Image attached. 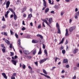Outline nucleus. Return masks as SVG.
Masks as SVG:
<instances>
[{"instance_id": "51", "label": "nucleus", "mask_w": 79, "mask_h": 79, "mask_svg": "<svg viewBox=\"0 0 79 79\" xmlns=\"http://www.w3.org/2000/svg\"><path fill=\"white\" fill-rule=\"evenodd\" d=\"M72 22V20H71V19H69V23H71V22Z\"/></svg>"}, {"instance_id": "31", "label": "nucleus", "mask_w": 79, "mask_h": 79, "mask_svg": "<svg viewBox=\"0 0 79 79\" xmlns=\"http://www.w3.org/2000/svg\"><path fill=\"white\" fill-rule=\"evenodd\" d=\"M44 76L46 77H47V78H48V79H50V77L49 76L46 75H44Z\"/></svg>"}, {"instance_id": "27", "label": "nucleus", "mask_w": 79, "mask_h": 79, "mask_svg": "<svg viewBox=\"0 0 79 79\" xmlns=\"http://www.w3.org/2000/svg\"><path fill=\"white\" fill-rule=\"evenodd\" d=\"M10 53H11V54L10 55V56H13L14 55V52H10Z\"/></svg>"}, {"instance_id": "58", "label": "nucleus", "mask_w": 79, "mask_h": 79, "mask_svg": "<svg viewBox=\"0 0 79 79\" xmlns=\"http://www.w3.org/2000/svg\"><path fill=\"white\" fill-rule=\"evenodd\" d=\"M66 50L67 51L68 50V45L66 46Z\"/></svg>"}, {"instance_id": "6", "label": "nucleus", "mask_w": 79, "mask_h": 79, "mask_svg": "<svg viewBox=\"0 0 79 79\" xmlns=\"http://www.w3.org/2000/svg\"><path fill=\"white\" fill-rule=\"evenodd\" d=\"M48 21L49 25L51 24V23H52V18H50L49 19Z\"/></svg>"}, {"instance_id": "20", "label": "nucleus", "mask_w": 79, "mask_h": 79, "mask_svg": "<svg viewBox=\"0 0 79 79\" xmlns=\"http://www.w3.org/2000/svg\"><path fill=\"white\" fill-rule=\"evenodd\" d=\"M57 33L58 34H61V31L60 30V28H57Z\"/></svg>"}, {"instance_id": "37", "label": "nucleus", "mask_w": 79, "mask_h": 79, "mask_svg": "<svg viewBox=\"0 0 79 79\" xmlns=\"http://www.w3.org/2000/svg\"><path fill=\"white\" fill-rule=\"evenodd\" d=\"M43 48L45 49V45L44 44H43Z\"/></svg>"}, {"instance_id": "7", "label": "nucleus", "mask_w": 79, "mask_h": 79, "mask_svg": "<svg viewBox=\"0 0 79 79\" xmlns=\"http://www.w3.org/2000/svg\"><path fill=\"white\" fill-rule=\"evenodd\" d=\"M23 52L26 55H29L30 53L28 51L25 50L23 51Z\"/></svg>"}, {"instance_id": "28", "label": "nucleus", "mask_w": 79, "mask_h": 79, "mask_svg": "<svg viewBox=\"0 0 79 79\" xmlns=\"http://www.w3.org/2000/svg\"><path fill=\"white\" fill-rule=\"evenodd\" d=\"M32 16V14H29L28 15V18H31Z\"/></svg>"}, {"instance_id": "10", "label": "nucleus", "mask_w": 79, "mask_h": 79, "mask_svg": "<svg viewBox=\"0 0 79 79\" xmlns=\"http://www.w3.org/2000/svg\"><path fill=\"white\" fill-rule=\"evenodd\" d=\"M65 36H68L69 34H68V30L67 29H66Z\"/></svg>"}, {"instance_id": "32", "label": "nucleus", "mask_w": 79, "mask_h": 79, "mask_svg": "<svg viewBox=\"0 0 79 79\" xmlns=\"http://www.w3.org/2000/svg\"><path fill=\"white\" fill-rule=\"evenodd\" d=\"M22 67L23 69H25V68H26V65H24V64H23L22 65Z\"/></svg>"}, {"instance_id": "63", "label": "nucleus", "mask_w": 79, "mask_h": 79, "mask_svg": "<svg viewBox=\"0 0 79 79\" xmlns=\"http://www.w3.org/2000/svg\"><path fill=\"white\" fill-rule=\"evenodd\" d=\"M64 72H65L64 70H63L61 71V73H62V74H63V73H64Z\"/></svg>"}, {"instance_id": "15", "label": "nucleus", "mask_w": 79, "mask_h": 79, "mask_svg": "<svg viewBox=\"0 0 79 79\" xmlns=\"http://www.w3.org/2000/svg\"><path fill=\"white\" fill-rule=\"evenodd\" d=\"M64 38L62 39V41H61V42H60L59 43V45H60V44H62V43L63 42V41H64Z\"/></svg>"}, {"instance_id": "34", "label": "nucleus", "mask_w": 79, "mask_h": 79, "mask_svg": "<svg viewBox=\"0 0 79 79\" xmlns=\"http://www.w3.org/2000/svg\"><path fill=\"white\" fill-rule=\"evenodd\" d=\"M1 47H2V48H5V46H4V44H1Z\"/></svg>"}, {"instance_id": "53", "label": "nucleus", "mask_w": 79, "mask_h": 79, "mask_svg": "<svg viewBox=\"0 0 79 79\" xmlns=\"http://www.w3.org/2000/svg\"><path fill=\"white\" fill-rule=\"evenodd\" d=\"M49 3L50 4H51V3H52V1L51 0H48Z\"/></svg>"}, {"instance_id": "49", "label": "nucleus", "mask_w": 79, "mask_h": 79, "mask_svg": "<svg viewBox=\"0 0 79 79\" xmlns=\"http://www.w3.org/2000/svg\"><path fill=\"white\" fill-rule=\"evenodd\" d=\"M56 67H53L52 69H51V70H52V71H53V70L54 69H55V68Z\"/></svg>"}, {"instance_id": "33", "label": "nucleus", "mask_w": 79, "mask_h": 79, "mask_svg": "<svg viewBox=\"0 0 79 79\" xmlns=\"http://www.w3.org/2000/svg\"><path fill=\"white\" fill-rule=\"evenodd\" d=\"M34 63L36 65V66H38V63L37 61L35 62Z\"/></svg>"}, {"instance_id": "3", "label": "nucleus", "mask_w": 79, "mask_h": 79, "mask_svg": "<svg viewBox=\"0 0 79 79\" xmlns=\"http://www.w3.org/2000/svg\"><path fill=\"white\" fill-rule=\"evenodd\" d=\"M41 20H42V21H44V22L45 23H46V24H47L48 25V26H49V27H50V25L48 24V22H47V21L46 20L41 19Z\"/></svg>"}, {"instance_id": "46", "label": "nucleus", "mask_w": 79, "mask_h": 79, "mask_svg": "<svg viewBox=\"0 0 79 79\" xmlns=\"http://www.w3.org/2000/svg\"><path fill=\"white\" fill-rule=\"evenodd\" d=\"M16 76V73H14L13 74V76Z\"/></svg>"}, {"instance_id": "21", "label": "nucleus", "mask_w": 79, "mask_h": 79, "mask_svg": "<svg viewBox=\"0 0 79 79\" xmlns=\"http://www.w3.org/2000/svg\"><path fill=\"white\" fill-rule=\"evenodd\" d=\"M44 52L45 54L47 56H48V55L47 53V50L45 49L44 50Z\"/></svg>"}, {"instance_id": "42", "label": "nucleus", "mask_w": 79, "mask_h": 79, "mask_svg": "<svg viewBox=\"0 0 79 79\" xmlns=\"http://www.w3.org/2000/svg\"><path fill=\"white\" fill-rule=\"evenodd\" d=\"M9 45H10V48H12V44H10Z\"/></svg>"}, {"instance_id": "47", "label": "nucleus", "mask_w": 79, "mask_h": 79, "mask_svg": "<svg viewBox=\"0 0 79 79\" xmlns=\"http://www.w3.org/2000/svg\"><path fill=\"white\" fill-rule=\"evenodd\" d=\"M2 50L3 53H5V49H2Z\"/></svg>"}, {"instance_id": "11", "label": "nucleus", "mask_w": 79, "mask_h": 79, "mask_svg": "<svg viewBox=\"0 0 79 79\" xmlns=\"http://www.w3.org/2000/svg\"><path fill=\"white\" fill-rule=\"evenodd\" d=\"M9 10H10V11L12 13H13V14H14L15 13V12H14V10H13L11 8H9Z\"/></svg>"}, {"instance_id": "48", "label": "nucleus", "mask_w": 79, "mask_h": 79, "mask_svg": "<svg viewBox=\"0 0 79 79\" xmlns=\"http://www.w3.org/2000/svg\"><path fill=\"white\" fill-rule=\"evenodd\" d=\"M68 40H66L65 43V45H66V44H68Z\"/></svg>"}, {"instance_id": "19", "label": "nucleus", "mask_w": 79, "mask_h": 79, "mask_svg": "<svg viewBox=\"0 0 79 79\" xmlns=\"http://www.w3.org/2000/svg\"><path fill=\"white\" fill-rule=\"evenodd\" d=\"M56 27H57V29L60 28V25L58 23H56Z\"/></svg>"}, {"instance_id": "5", "label": "nucleus", "mask_w": 79, "mask_h": 79, "mask_svg": "<svg viewBox=\"0 0 79 79\" xmlns=\"http://www.w3.org/2000/svg\"><path fill=\"white\" fill-rule=\"evenodd\" d=\"M46 60H47V59H46V58L43 59L41 60L40 61V64H42V63H44V61H46Z\"/></svg>"}, {"instance_id": "57", "label": "nucleus", "mask_w": 79, "mask_h": 79, "mask_svg": "<svg viewBox=\"0 0 79 79\" xmlns=\"http://www.w3.org/2000/svg\"><path fill=\"white\" fill-rule=\"evenodd\" d=\"M74 70H76L77 69V67H75L73 68Z\"/></svg>"}, {"instance_id": "12", "label": "nucleus", "mask_w": 79, "mask_h": 79, "mask_svg": "<svg viewBox=\"0 0 79 79\" xmlns=\"http://www.w3.org/2000/svg\"><path fill=\"white\" fill-rule=\"evenodd\" d=\"M14 18L15 20H16V19H17V16L16 15L15 13L14 14Z\"/></svg>"}, {"instance_id": "40", "label": "nucleus", "mask_w": 79, "mask_h": 79, "mask_svg": "<svg viewBox=\"0 0 79 79\" xmlns=\"http://www.w3.org/2000/svg\"><path fill=\"white\" fill-rule=\"evenodd\" d=\"M2 21H5V19L4 16H3V18L2 19Z\"/></svg>"}, {"instance_id": "62", "label": "nucleus", "mask_w": 79, "mask_h": 79, "mask_svg": "<svg viewBox=\"0 0 79 79\" xmlns=\"http://www.w3.org/2000/svg\"><path fill=\"white\" fill-rule=\"evenodd\" d=\"M30 24L31 26H33V24H32V23H30Z\"/></svg>"}, {"instance_id": "17", "label": "nucleus", "mask_w": 79, "mask_h": 79, "mask_svg": "<svg viewBox=\"0 0 79 79\" xmlns=\"http://www.w3.org/2000/svg\"><path fill=\"white\" fill-rule=\"evenodd\" d=\"M36 36L37 37H40L41 38V39H42V38H43V36H42V35H41L40 34H37L36 35Z\"/></svg>"}, {"instance_id": "60", "label": "nucleus", "mask_w": 79, "mask_h": 79, "mask_svg": "<svg viewBox=\"0 0 79 79\" xmlns=\"http://www.w3.org/2000/svg\"><path fill=\"white\" fill-rule=\"evenodd\" d=\"M66 67L67 68H69V66L68 65H66Z\"/></svg>"}, {"instance_id": "61", "label": "nucleus", "mask_w": 79, "mask_h": 79, "mask_svg": "<svg viewBox=\"0 0 79 79\" xmlns=\"http://www.w3.org/2000/svg\"><path fill=\"white\" fill-rule=\"evenodd\" d=\"M64 48V47L63 46H61L60 47L61 50H63V49Z\"/></svg>"}, {"instance_id": "25", "label": "nucleus", "mask_w": 79, "mask_h": 79, "mask_svg": "<svg viewBox=\"0 0 79 79\" xmlns=\"http://www.w3.org/2000/svg\"><path fill=\"white\" fill-rule=\"evenodd\" d=\"M74 31V30L73 29V28L72 27H70V29H69L70 32H72V31Z\"/></svg>"}, {"instance_id": "1", "label": "nucleus", "mask_w": 79, "mask_h": 79, "mask_svg": "<svg viewBox=\"0 0 79 79\" xmlns=\"http://www.w3.org/2000/svg\"><path fill=\"white\" fill-rule=\"evenodd\" d=\"M43 6H44V7L43 8L42 10H44L46 8H47V2L45 1V0H43Z\"/></svg>"}, {"instance_id": "38", "label": "nucleus", "mask_w": 79, "mask_h": 79, "mask_svg": "<svg viewBox=\"0 0 79 79\" xmlns=\"http://www.w3.org/2000/svg\"><path fill=\"white\" fill-rule=\"evenodd\" d=\"M26 29L24 27H23L22 29V31H24V30H26Z\"/></svg>"}, {"instance_id": "59", "label": "nucleus", "mask_w": 79, "mask_h": 79, "mask_svg": "<svg viewBox=\"0 0 79 79\" xmlns=\"http://www.w3.org/2000/svg\"><path fill=\"white\" fill-rule=\"evenodd\" d=\"M63 14H64V13L63 12H61L60 14L61 16H62V15H63Z\"/></svg>"}, {"instance_id": "8", "label": "nucleus", "mask_w": 79, "mask_h": 79, "mask_svg": "<svg viewBox=\"0 0 79 79\" xmlns=\"http://www.w3.org/2000/svg\"><path fill=\"white\" fill-rule=\"evenodd\" d=\"M4 41L7 44H8V45H10V42L8 41V40H5Z\"/></svg>"}, {"instance_id": "29", "label": "nucleus", "mask_w": 79, "mask_h": 79, "mask_svg": "<svg viewBox=\"0 0 79 79\" xmlns=\"http://www.w3.org/2000/svg\"><path fill=\"white\" fill-rule=\"evenodd\" d=\"M72 29H73V30H74L76 28V26H73L72 27Z\"/></svg>"}, {"instance_id": "14", "label": "nucleus", "mask_w": 79, "mask_h": 79, "mask_svg": "<svg viewBox=\"0 0 79 79\" xmlns=\"http://www.w3.org/2000/svg\"><path fill=\"white\" fill-rule=\"evenodd\" d=\"M41 51H42V49H41V48H40L39 52L38 53V55H41V54H42V52H41Z\"/></svg>"}, {"instance_id": "24", "label": "nucleus", "mask_w": 79, "mask_h": 79, "mask_svg": "<svg viewBox=\"0 0 79 79\" xmlns=\"http://www.w3.org/2000/svg\"><path fill=\"white\" fill-rule=\"evenodd\" d=\"M43 73H44L45 74H47V72L46 71V70H45L43 69Z\"/></svg>"}, {"instance_id": "54", "label": "nucleus", "mask_w": 79, "mask_h": 79, "mask_svg": "<svg viewBox=\"0 0 79 79\" xmlns=\"http://www.w3.org/2000/svg\"><path fill=\"white\" fill-rule=\"evenodd\" d=\"M5 16L6 18H8V14H5Z\"/></svg>"}, {"instance_id": "50", "label": "nucleus", "mask_w": 79, "mask_h": 79, "mask_svg": "<svg viewBox=\"0 0 79 79\" xmlns=\"http://www.w3.org/2000/svg\"><path fill=\"white\" fill-rule=\"evenodd\" d=\"M41 27V25H40L38 26V29H40Z\"/></svg>"}, {"instance_id": "55", "label": "nucleus", "mask_w": 79, "mask_h": 79, "mask_svg": "<svg viewBox=\"0 0 79 79\" xmlns=\"http://www.w3.org/2000/svg\"><path fill=\"white\" fill-rule=\"evenodd\" d=\"M77 11H78V9H77V8H76L75 10V12H77Z\"/></svg>"}, {"instance_id": "26", "label": "nucleus", "mask_w": 79, "mask_h": 79, "mask_svg": "<svg viewBox=\"0 0 79 79\" xmlns=\"http://www.w3.org/2000/svg\"><path fill=\"white\" fill-rule=\"evenodd\" d=\"M18 44L19 45H21V40H18Z\"/></svg>"}, {"instance_id": "23", "label": "nucleus", "mask_w": 79, "mask_h": 79, "mask_svg": "<svg viewBox=\"0 0 79 79\" xmlns=\"http://www.w3.org/2000/svg\"><path fill=\"white\" fill-rule=\"evenodd\" d=\"M77 49H74V51H73V53L74 54L76 53H77Z\"/></svg>"}, {"instance_id": "36", "label": "nucleus", "mask_w": 79, "mask_h": 79, "mask_svg": "<svg viewBox=\"0 0 79 79\" xmlns=\"http://www.w3.org/2000/svg\"><path fill=\"white\" fill-rule=\"evenodd\" d=\"M55 7L56 9H58V6L57 5L55 6Z\"/></svg>"}, {"instance_id": "4", "label": "nucleus", "mask_w": 79, "mask_h": 79, "mask_svg": "<svg viewBox=\"0 0 79 79\" xmlns=\"http://www.w3.org/2000/svg\"><path fill=\"white\" fill-rule=\"evenodd\" d=\"M11 62H12V63H13V64H14V65H16V63H17V62H18V61L17 60H11Z\"/></svg>"}, {"instance_id": "22", "label": "nucleus", "mask_w": 79, "mask_h": 79, "mask_svg": "<svg viewBox=\"0 0 79 79\" xmlns=\"http://www.w3.org/2000/svg\"><path fill=\"white\" fill-rule=\"evenodd\" d=\"M32 42L34 44H35V43H37V41L36 40H33L32 41Z\"/></svg>"}, {"instance_id": "2", "label": "nucleus", "mask_w": 79, "mask_h": 79, "mask_svg": "<svg viewBox=\"0 0 79 79\" xmlns=\"http://www.w3.org/2000/svg\"><path fill=\"white\" fill-rule=\"evenodd\" d=\"M10 1H8L6 3V9H8V8L10 6Z\"/></svg>"}, {"instance_id": "39", "label": "nucleus", "mask_w": 79, "mask_h": 79, "mask_svg": "<svg viewBox=\"0 0 79 79\" xmlns=\"http://www.w3.org/2000/svg\"><path fill=\"white\" fill-rule=\"evenodd\" d=\"M54 59H55V62H56V61H57V60H58V58L57 57H56L54 58Z\"/></svg>"}, {"instance_id": "16", "label": "nucleus", "mask_w": 79, "mask_h": 79, "mask_svg": "<svg viewBox=\"0 0 79 79\" xmlns=\"http://www.w3.org/2000/svg\"><path fill=\"white\" fill-rule=\"evenodd\" d=\"M26 10V7H24V8L23 9V10L22 11V13H23Z\"/></svg>"}, {"instance_id": "9", "label": "nucleus", "mask_w": 79, "mask_h": 79, "mask_svg": "<svg viewBox=\"0 0 79 79\" xmlns=\"http://www.w3.org/2000/svg\"><path fill=\"white\" fill-rule=\"evenodd\" d=\"M2 75L5 78V79H7V77L6 75V74L5 73H2Z\"/></svg>"}, {"instance_id": "13", "label": "nucleus", "mask_w": 79, "mask_h": 79, "mask_svg": "<svg viewBox=\"0 0 79 79\" xmlns=\"http://www.w3.org/2000/svg\"><path fill=\"white\" fill-rule=\"evenodd\" d=\"M64 63H66L68 61V59H64L63 60Z\"/></svg>"}, {"instance_id": "64", "label": "nucleus", "mask_w": 79, "mask_h": 79, "mask_svg": "<svg viewBox=\"0 0 79 79\" xmlns=\"http://www.w3.org/2000/svg\"><path fill=\"white\" fill-rule=\"evenodd\" d=\"M76 78V75H75L73 77V79H75Z\"/></svg>"}, {"instance_id": "43", "label": "nucleus", "mask_w": 79, "mask_h": 79, "mask_svg": "<svg viewBox=\"0 0 79 79\" xmlns=\"http://www.w3.org/2000/svg\"><path fill=\"white\" fill-rule=\"evenodd\" d=\"M11 79H15V77L14 76H12Z\"/></svg>"}, {"instance_id": "18", "label": "nucleus", "mask_w": 79, "mask_h": 79, "mask_svg": "<svg viewBox=\"0 0 79 79\" xmlns=\"http://www.w3.org/2000/svg\"><path fill=\"white\" fill-rule=\"evenodd\" d=\"M48 11H49V8H46L45 10V13H47V12H48Z\"/></svg>"}, {"instance_id": "45", "label": "nucleus", "mask_w": 79, "mask_h": 79, "mask_svg": "<svg viewBox=\"0 0 79 79\" xmlns=\"http://www.w3.org/2000/svg\"><path fill=\"white\" fill-rule=\"evenodd\" d=\"M10 32L11 35H13V32L11 30H10Z\"/></svg>"}, {"instance_id": "56", "label": "nucleus", "mask_w": 79, "mask_h": 79, "mask_svg": "<svg viewBox=\"0 0 79 79\" xmlns=\"http://www.w3.org/2000/svg\"><path fill=\"white\" fill-rule=\"evenodd\" d=\"M5 27H6V26L5 25H4V26L2 27V29H4L5 28Z\"/></svg>"}, {"instance_id": "52", "label": "nucleus", "mask_w": 79, "mask_h": 79, "mask_svg": "<svg viewBox=\"0 0 79 79\" xmlns=\"http://www.w3.org/2000/svg\"><path fill=\"white\" fill-rule=\"evenodd\" d=\"M28 68L30 69L31 71H32V68L30 66H28Z\"/></svg>"}, {"instance_id": "41", "label": "nucleus", "mask_w": 79, "mask_h": 79, "mask_svg": "<svg viewBox=\"0 0 79 79\" xmlns=\"http://www.w3.org/2000/svg\"><path fill=\"white\" fill-rule=\"evenodd\" d=\"M36 53V50H35L33 52V55H35Z\"/></svg>"}, {"instance_id": "35", "label": "nucleus", "mask_w": 79, "mask_h": 79, "mask_svg": "<svg viewBox=\"0 0 79 79\" xmlns=\"http://www.w3.org/2000/svg\"><path fill=\"white\" fill-rule=\"evenodd\" d=\"M15 36L17 39H18V34H17L16 33H15Z\"/></svg>"}, {"instance_id": "30", "label": "nucleus", "mask_w": 79, "mask_h": 79, "mask_svg": "<svg viewBox=\"0 0 79 79\" xmlns=\"http://www.w3.org/2000/svg\"><path fill=\"white\" fill-rule=\"evenodd\" d=\"M62 52L63 54H65L66 53V51L65 50H62Z\"/></svg>"}, {"instance_id": "44", "label": "nucleus", "mask_w": 79, "mask_h": 79, "mask_svg": "<svg viewBox=\"0 0 79 79\" xmlns=\"http://www.w3.org/2000/svg\"><path fill=\"white\" fill-rule=\"evenodd\" d=\"M4 35L7 36V35L8 34H7V33H6V32H5L4 33Z\"/></svg>"}]
</instances>
